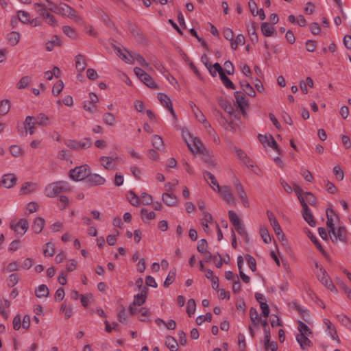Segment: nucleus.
<instances>
[{"instance_id": "33", "label": "nucleus", "mask_w": 351, "mask_h": 351, "mask_svg": "<svg viewBox=\"0 0 351 351\" xmlns=\"http://www.w3.org/2000/svg\"><path fill=\"white\" fill-rule=\"evenodd\" d=\"M140 80L146 86H147L148 87L151 88L157 89L158 88L156 83L153 80L152 77L148 73H146L145 75H144L143 77Z\"/></svg>"}, {"instance_id": "50", "label": "nucleus", "mask_w": 351, "mask_h": 351, "mask_svg": "<svg viewBox=\"0 0 351 351\" xmlns=\"http://www.w3.org/2000/svg\"><path fill=\"white\" fill-rule=\"evenodd\" d=\"M48 25L56 27L58 26V22L53 15L51 14L46 13L44 16L42 17Z\"/></svg>"}, {"instance_id": "55", "label": "nucleus", "mask_w": 351, "mask_h": 351, "mask_svg": "<svg viewBox=\"0 0 351 351\" xmlns=\"http://www.w3.org/2000/svg\"><path fill=\"white\" fill-rule=\"evenodd\" d=\"M47 3L48 10L58 14L60 3L57 5L50 0H43Z\"/></svg>"}, {"instance_id": "14", "label": "nucleus", "mask_w": 351, "mask_h": 351, "mask_svg": "<svg viewBox=\"0 0 351 351\" xmlns=\"http://www.w3.org/2000/svg\"><path fill=\"white\" fill-rule=\"evenodd\" d=\"M36 184L34 182H25L20 189L19 195H29L35 191Z\"/></svg>"}, {"instance_id": "24", "label": "nucleus", "mask_w": 351, "mask_h": 351, "mask_svg": "<svg viewBox=\"0 0 351 351\" xmlns=\"http://www.w3.org/2000/svg\"><path fill=\"white\" fill-rule=\"evenodd\" d=\"M247 32L252 43H257L258 40V35L256 32V25L254 22H251L247 26Z\"/></svg>"}, {"instance_id": "36", "label": "nucleus", "mask_w": 351, "mask_h": 351, "mask_svg": "<svg viewBox=\"0 0 351 351\" xmlns=\"http://www.w3.org/2000/svg\"><path fill=\"white\" fill-rule=\"evenodd\" d=\"M115 159H118V157H108V156H101L100 158V161L101 162V165L106 169H110L112 168V161Z\"/></svg>"}, {"instance_id": "60", "label": "nucleus", "mask_w": 351, "mask_h": 351, "mask_svg": "<svg viewBox=\"0 0 351 351\" xmlns=\"http://www.w3.org/2000/svg\"><path fill=\"white\" fill-rule=\"evenodd\" d=\"M201 60L205 64L206 67L209 70L211 75L215 77V71H213L212 65L208 61L209 60L208 57L206 54H204L201 57Z\"/></svg>"}, {"instance_id": "34", "label": "nucleus", "mask_w": 351, "mask_h": 351, "mask_svg": "<svg viewBox=\"0 0 351 351\" xmlns=\"http://www.w3.org/2000/svg\"><path fill=\"white\" fill-rule=\"evenodd\" d=\"M278 239L280 240V241H284L285 240V236L281 229V227L278 223V221H275V222H273L271 223Z\"/></svg>"}, {"instance_id": "16", "label": "nucleus", "mask_w": 351, "mask_h": 351, "mask_svg": "<svg viewBox=\"0 0 351 351\" xmlns=\"http://www.w3.org/2000/svg\"><path fill=\"white\" fill-rule=\"evenodd\" d=\"M35 117L32 116H27L24 121V128L25 133H29L30 135L34 134L35 130L36 123L34 122Z\"/></svg>"}, {"instance_id": "27", "label": "nucleus", "mask_w": 351, "mask_h": 351, "mask_svg": "<svg viewBox=\"0 0 351 351\" xmlns=\"http://www.w3.org/2000/svg\"><path fill=\"white\" fill-rule=\"evenodd\" d=\"M204 217L201 220V224L203 226L204 230L208 233L209 227L208 223H212L213 221V217L208 212H204Z\"/></svg>"}, {"instance_id": "28", "label": "nucleus", "mask_w": 351, "mask_h": 351, "mask_svg": "<svg viewBox=\"0 0 351 351\" xmlns=\"http://www.w3.org/2000/svg\"><path fill=\"white\" fill-rule=\"evenodd\" d=\"M75 66L79 72H82L85 69L86 63L83 55L77 54L75 56Z\"/></svg>"}, {"instance_id": "45", "label": "nucleus", "mask_w": 351, "mask_h": 351, "mask_svg": "<svg viewBox=\"0 0 351 351\" xmlns=\"http://www.w3.org/2000/svg\"><path fill=\"white\" fill-rule=\"evenodd\" d=\"M34 122L36 125L42 126H46L49 123L48 117L44 114H40L37 117H35Z\"/></svg>"}, {"instance_id": "51", "label": "nucleus", "mask_w": 351, "mask_h": 351, "mask_svg": "<svg viewBox=\"0 0 351 351\" xmlns=\"http://www.w3.org/2000/svg\"><path fill=\"white\" fill-rule=\"evenodd\" d=\"M62 31L65 35L69 36L71 38H75L77 37V34L73 27L69 25H64L62 27Z\"/></svg>"}, {"instance_id": "48", "label": "nucleus", "mask_w": 351, "mask_h": 351, "mask_svg": "<svg viewBox=\"0 0 351 351\" xmlns=\"http://www.w3.org/2000/svg\"><path fill=\"white\" fill-rule=\"evenodd\" d=\"M298 328L300 332L299 333H303L305 335H310L312 334L311 330L306 324H304L302 321H298Z\"/></svg>"}, {"instance_id": "43", "label": "nucleus", "mask_w": 351, "mask_h": 351, "mask_svg": "<svg viewBox=\"0 0 351 351\" xmlns=\"http://www.w3.org/2000/svg\"><path fill=\"white\" fill-rule=\"evenodd\" d=\"M250 317L252 324L257 326L259 322V315L257 310L254 307H252L250 310Z\"/></svg>"}, {"instance_id": "47", "label": "nucleus", "mask_w": 351, "mask_h": 351, "mask_svg": "<svg viewBox=\"0 0 351 351\" xmlns=\"http://www.w3.org/2000/svg\"><path fill=\"white\" fill-rule=\"evenodd\" d=\"M235 229L239 234H240L244 239V241L246 243H249L250 238L247 234V230H245V228L244 225L242 223L241 225H239L237 227H235Z\"/></svg>"}, {"instance_id": "64", "label": "nucleus", "mask_w": 351, "mask_h": 351, "mask_svg": "<svg viewBox=\"0 0 351 351\" xmlns=\"http://www.w3.org/2000/svg\"><path fill=\"white\" fill-rule=\"evenodd\" d=\"M10 154L14 157L21 156L23 154L21 148L18 145H12L10 148Z\"/></svg>"}, {"instance_id": "13", "label": "nucleus", "mask_w": 351, "mask_h": 351, "mask_svg": "<svg viewBox=\"0 0 351 351\" xmlns=\"http://www.w3.org/2000/svg\"><path fill=\"white\" fill-rule=\"evenodd\" d=\"M17 178L13 173H8L3 176L2 179L3 185L8 189L12 188L16 183Z\"/></svg>"}, {"instance_id": "62", "label": "nucleus", "mask_w": 351, "mask_h": 351, "mask_svg": "<svg viewBox=\"0 0 351 351\" xmlns=\"http://www.w3.org/2000/svg\"><path fill=\"white\" fill-rule=\"evenodd\" d=\"M207 248H208V243H207L206 240L204 239H200L198 241V244H197V251L202 254L207 251Z\"/></svg>"}, {"instance_id": "2", "label": "nucleus", "mask_w": 351, "mask_h": 351, "mask_svg": "<svg viewBox=\"0 0 351 351\" xmlns=\"http://www.w3.org/2000/svg\"><path fill=\"white\" fill-rule=\"evenodd\" d=\"M58 14L66 16L76 23H82V18L77 14V11L64 3H60Z\"/></svg>"}, {"instance_id": "3", "label": "nucleus", "mask_w": 351, "mask_h": 351, "mask_svg": "<svg viewBox=\"0 0 351 351\" xmlns=\"http://www.w3.org/2000/svg\"><path fill=\"white\" fill-rule=\"evenodd\" d=\"M90 173V169L88 166L82 165L71 169L69 172V176L73 180L80 181L87 178Z\"/></svg>"}, {"instance_id": "53", "label": "nucleus", "mask_w": 351, "mask_h": 351, "mask_svg": "<svg viewBox=\"0 0 351 351\" xmlns=\"http://www.w3.org/2000/svg\"><path fill=\"white\" fill-rule=\"evenodd\" d=\"M304 198L306 204H309L311 206H315L317 204V199L315 197L311 192H306L304 193Z\"/></svg>"}, {"instance_id": "15", "label": "nucleus", "mask_w": 351, "mask_h": 351, "mask_svg": "<svg viewBox=\"0 0 351 351\" xmlns=\"http://www.w3.org/2000/svg\"><path fill=\"white\" fill-rule=\"evenodd\" d=\"M308 335H305L303 333H299L296 336V340L302 350L307 349L312 346V342L308 338Z\"/></svg>"}, {"instance_id": "29", "label": "nucleus", "mask_w": 351, "mask_h": 351, "mask_svg": "<svg viewBox=\"0 0 351 351\" xmlns=\"http://www.w3.org/2000/svg\"><path fill=\"white\" fill-rule=\"evenodd\" d=\"M37 298H46L49 295V290L45 285H39L35 290Z\"/></svg>"}, {"instance_id": "21", "label": "nucleus", "mask_w": 351, "mask_h": 351, "mask_svg": "<svg viewBox=\"0 0 351 351\" xmlns=\"http://www.w3.org/2000/svg\"><path fill=\"white\" fill-rule=\"evenodd\" d=\"M335 215V212L332 208H328L326 210V217L327 221L326 225L328 228V232L330 234L331 232H335V226L333 223L332 216Z\"/></svg>"}, {"instance_id": "37", "label": "nucleus", "mask_w": 351, "mask_h": 351, "mask_svg": "<svg viewBox=\"0 0 351 351\" xmlns=\"http://www.w3.org/2000/svg\"><path fill=\"white\" fill-rule=\"evenodd\" d=\"M10 302L6 299H0V314L5 318L8 319V314L5 311V308L10 307Z\"/></svg>"}, {"instance_id": "25", "label": "nucleus", "mask_w": 351, "mask_h": 351, "mask_svg": "<svg viewBox=\"0 0 351 351\" xmlns=\"http://www.w3.org/2000/svg\"><path fill=\"white\" fill-rule=\"evenodd\" d=\"M43 0H40V2L34 4V9L43 17L46 13H49L47 5L45 4Z\"/></svg>"}, {"instance_id": "40", "label": "nucleus", "mask_w": 351, "mask_h": 351, "mask_svg": "<svg viewBox=\"0 0 351 351\" xmlns=\"http://www.w3.org/2000/svg\"><path fill=\"white\" fill-rule=\"evenodd\" d=\"M8 40L10 45H16L20 40V34L16 32H12L8 34Z\"/></svg>"}, {"instance_id": "42", "label": "nucleus", "mask_w": 351, "mask_h": 351, "mask_svg": "<svg viewBox=\"0 0 351 351\" xmlns=\"http://www.w3.org/2000/svg\"><path fill=\"white\" fill-rule=\"evenodd\" d=\"M245 37L243 34H239L235 40H231L230 46L232 49H237L239 45H243L245 44Z\"/></svg>"}, {"instance_id": "56", "label": "nucleus", "mask_w": 351, "mask_h": 351, "mask_svg": "<svg viewBox=\"0 0 351 351\" xmlns=\"http://www.w3.org/2000/svg\"><path fill=\"white\" fill-rule=\"evenodd\" d=\"M104 122L108 125H113L115 122L114 116L110 112H106L103 115Z\"/></svg>"}, {"instance_id": "20", "label": "nucleus", "mask_w": 351, "mask_h": 351, "mask_svg": "<svg viewBox=\"0 0 351 351\" xmlns=\"http://www.w3.org/2000/svg\"><path fill=\"white\" fill-rule=\"evenodd\" d=\"M62 42L60 38L54 35L51 37V40H48L45 43V47L46 50L48 51H51L54 47L56 46H61Z\"/></svg>"}, {"instance_id": "6", "label": "nucleus", "mask_w": 351, "mask_h": 351, "mask_svg": "<svg viewBox=\"0 0 351 351\" xmlns=\"http://www.w3.org/2000/svg\"><path fill=\"white\" fill-rule=\"evenodd\" d=\"M234 186L238 196L241 199L244 207L248 208L250 206V204L248 202L247 196L243 189V186L237 178H235L234 180Z\"/></svg>"}, {"instance_id": "57", "label": "nucleus", "mask_w": 351, "mask_h": 351, "mask_svg": "<svg viewBox=\"0 0 351 351\" xmlns=\"http://www.w3.org/2000/svg\"><path fill=\"white\" fill-rule=\"evenodd\" d=\"M64 88V83L62 80H58L53 86L52 93L54 95H58Z\"/></svg>"}, {"instance_id": "8", "label": "nucleus", "mask_w": 351, "mask_h": 351, "mask_svg": "<svg viewBox=\"0 0 351 351\" xmlns=\"http://www.w3.org/2000/svg\"><path fill=\"white\" fill-rule=\"evenodd\" d=\"M158 99L160 102L169 110L173 117L176 119V112L173 108L172 102L170 98L165 93H158Z\"/></svg>"}, {"instance_id": "4", "label": "nucleus", "mask_w": 351, "mask_h": 351, "mask_svg": "<svg viewBox=\"0 0 351 351\" xmlns=\"http://www.w3.org/2000/svg\"><path fill=\"white\" fill-rule=\"evenodd\" d=\"M213 190L217 191L220 194L223 199L229 204L235 206L236 200L234 197V195L232 192V189L228 186H223L222 187L220 186L219 189H215L213 188Z\"/></svg>"}, {"instance_id": "63", "label": "nucleus", "mask_w": 351, "mask_h": 351, "mask_svg": "<svg viewBox=\"0 0 351 351\" xmlns=\"http://www.w3.org/2000/svg\"><path fill=\"white\" fill-rule=\"evenodd\" d=\"M245 258L250 269L252 271H255L256 270V262L255 258L250 254H247Z\"/></svg>"}, {"instance_id": "11", "label": "nucleus", "mask_w": 351, "mask_h": 351, "mask_svg": "<svg viewBox=\"0 0 351 351\" xmlns=\"http://www.w3.org/2000/svg\"><path fill=\"white\" fill-rule=\"evenodd\" d=\"M105 182V178L97 173H90L86 180V182L90 186L103 185Z\"/></svg>"}, {"instance_id": "1", "label": "nucleus", "mask_w": 351, "mask_h": 351, "mask_svg": "<svg viewBox=\"0 0 351 351\" xmlns=\"http://www.w3.org/2000/svg\"><path fill=\"white\" fill-rule=\"evenodd\" d=\"M71 191L69 184L65 181H58L49 184L45 189V195L48 197H53L62 193H67Z\"/></svg>"}, {"instance_id": "12", "label": "nucleus", "mask_w": 351, "mask_h": 351, "mask_svg": "<svg viewBox=\"0 0 351 351\" xmlns=\"http://www.w3.org/2000/svg\"><path fill=\"white\" fill-rule=\"evenodd\" d=\"M130 57L132 61V63L134 61H136L141 66L145 68L146 69L150 71L152 70V68L150 66L149 64L147 63L145 58L139 53L136 52H132L130 53Z\"/></svg>"}, {"instance_id": "59", "label": "nucleus", "mask_w": 351, "mask_h": 351, "mask_svg": "<svg viewBox=\"0 0 351 351\" xmlns=\"http://www.w3.org/2000/svg\"><path fill=\"white\" fill-rule=\"evenodd\" d=\"M83 108L86 111H88L90 113H94L97 111V105L93 103L90 102L89 101H84Z\"/></svg>"}, {"instance_id": "26", "label": "nucleus", "mask_w": 351, "mask_h": 351, "mask_svg": "<svg viewBox=\"0 0 351 351\" xmlns=\"http://www.w3.org/2000/svg\"><path fill=\"white\" fill-rule=\"evenodd\" d=\"M234 151L238 156V158L242 160V162L245 165H250V166H252L250 163H251V160L250 158L247 156V155L245 153V152L243 150H242L240 148H237V147H235L234 148Z\"/></svg>"}, {"instance_id": "7", "label": "nucleus", "mask_w": 351, "mask_h": 351, "mask_svg": "<svg viewBox=\"0 0 351 351\" xmlns=\"http://www.w3.org/2000/svg\"><path fill=\"white\" fill-rule=\"evenodd\" d=\"M319 280L328 289L336 291L337 289L323 267L319 268V273L317 274Z\"/></svg>"}, {"instance_id": "61", "label": "nucleus", "mask_w": 351, "mask_h": 351, "mask_svg": "<svg viewBox=\"0 0 351 351\" xmlns=\"http://www.w3.org/2000/svg\"><path fill=\"white\" fill-rule=\"evenodd\" d=\"M193 141L197 152L204 154V147L201 140L197 137H195Z\"/></svg>"}, {"instance_id": "23", "label": "nucleus", "mask_w": 351, "mask_h": 351, "mask_svg": "<svg viewBox=\"0 0 351 351\" xmlns=\"http://www.w3.org/2000/svg\"><path fill=\"white\" fill-rule=\"evenodd\" d=\"M45 223V221L43 218L36 217L34 221L32 228L35 233L38 234L42 232Z\"/></svg>"}, {"instance_id": "5", "label": "nucleus", "mask_w": 351, "mask_h": 351, "mask_svg": "<svg viewBox=\"0 0 351 351\" xmlns=\"http://www.w3.org/2000/svg\"><path fill=\"white\" fill-rule=\"evenodd\" d=\"M236 104L243 116H246V109L248 108V102L245 96L241 91L234 93Z\"/></svg>"}, {"instance_id": "17", "label": "nucleus", "mask_w": 351, "mask_h": 351, "mask_svg": "<svg viewBox=\"0 0 351 351\" xmlns=\"http://www.w3.org/2000/svg\"><path fill=\"white\" fill-rule=\"evenodd\" d=\"M333 237H331L332 242L337 241H344L346 237L347 230L345 227H339L337 230L335 228V232H332Z\"/></svg>"}, {"instance_id": "35", "label": "nucleus", "mask_w": 351, "mask_h": 351, "mask_svg": "<svg viewBox=\"0 0 351 351\" xmlns=\"http://www.w3.org/2000/svg\"><path fill=\"white\" fill-rule=\"evenodd\" d=\"M152 143L153 147H154L158 150H161L164 148L162 138L159 135H153L152 138Z\"/></svg>"}, {"instance_id": "22", "label": "nucleus", "mask_w": 351, "mask_h": 351, "mask_svg": "<svg viewBox=\"0 0 351 351\" xmlns=\"http://www.w3.org/2000/svg\"><path fill=\"white\" fill-rule=\"evenodd\" d=\"M261 28V32L265 36H272L276 34L275 28L267 22L263 23Z\"/></svg>"}, {"instance_id": "58", "label": "nucleus", "mask_w": 351, "mask_h": 351, "mask_svg": "<svg viewBox=\"0 0 351 351\" xmlns=\"http://www.w3.org/2000/svg\"><path fill=\"white\" fill-rule=\"evenodd\" d=\"M29 81H30V78L29 76H23L19 81L16 86L19 89H23L28 86Z\"/></svg>"}, {"instance_id": "54", "label": "nucleus", "mask_w": 351, "mask_h": 351, "mask_svg": "<svg viewBox=\"0 0 351 351\" xmlns=\"http://www.w3.org/2000/svg\"><path fill=\"white\" fill-rule=\"evenodd\" d=\"M195 307H196V304H195V300L189 299L187 302V308H186V312L189 317H191V315L195 313Z\"/></svg>"}, {"instance_id": "52", "label": "nucleus", "mask_w": 351, "mask_h": 351, "mask_svg": "<svg viewBox=\"0 0 351 351\" xmlns=\"http://www.w3.org/2000/svg\"><path fill=\"white\" fill-rule=\"evenodd\" d=\"M176 271L175 269L171 270L169 272V274L164 282V286L165 287H169L171 284L173 283V282L174 281V280L176 278Z\"/></svg>"}, {"instance_id": "44", "label": "nucleus", "mask_w": 351, "mask_h": 351, "mask_svg": "<svg viewBox=\"0 0 351 351\" xmlns=\"http://www.w3.org/2000/svg\"><path fill=\"white\" fill-rule=\"evenodd\" d=\"M220 79L221 80V82H223V85L228 88H230V89H235V86L234 84L232 83V82L226 76V75L225 74V72L222 73H220Z\"/></svg>"}, {"instance_id": "9", "label": "nucleus", "mask_w": 351, "mask_h": 351, "mask_svg": "<svg viewBox=\"0 0 351 351\" xmlns=\"http://www.w3.org/2000/svg\"><path fill=\"white\" fill-rule=\"evenodd\" d=\"M302 216L304 220L309 224V226L314 227L316 225L314 217L312 215L311 209L306 202H302Z\"/></svg>"}, {"instance_id": "39", "label": "nucleus", "mask_w": 351, "mask_h": 351, "mask_svg": "<svg viewBox=\"0 0 351 351\" xmlns=\"http://www.w3.org/2000/svg\"><path fill=\"white\" fill-rule=\"evenodd\" d=\"M204 177L206 180L209 179L210 180L209 184L213 187V189L214 188L213 186H216L215 189H219V188H220V186L218 184L215 176L212 174L210 172L207 171H204Z\"/></svg>"}, {"instance_id": "38", "label": "nucleus", "mask_w": 351, "mask_h": 351, "mask_svg": "<svg viewBox=\"0 0 351 351\" xmlns=\"http://www.w3.org/2000/svg\"><path fill=\"white\" fill-rule=\"evenodd\" d=\"M228 216L230 222L232 223L234 228L242 224L239 217L233 210L228 211Z\"/></svg>"}, {"instance_id": "30", "label": "nucleus", "mask_w": 351, "mask_h": 351, "mask_svg": "<svg viewBox=\"0 0 351 351\" xmlns=\"http://www.w3.org/2000/svg\"><path fill=\"white\" fill-rule=\"evenodd\" d=\"M241 87L242 90L250 97H254L256 95V92L254 88L248 83L247 81H243L240 82Z\"/></svg>"}, {"instance_id": "49", "label": "nucleus", "mask_w": 351, "mask_h": 351, "mask_svg": "<svg viewBox=\"0 0 351 351\" xmlns=\"http://www.w3.org/2000/svg\"><path fill=\"white\" fill-rule=\"evenodd\" d=\"M10 108V101L4 99L0 101V115L6 114Z\"/></svg>"}, {"instance_id": "32", "label": "nucleus", "mask_w": 351, "mask_h": 351, "mask_svg": "<svg viewBox=\"0 0 351 351\" xmlns=\"http://www.w3.org/2000/svg\"><path fill=\"white\" fill-rule=\"evenodd\" d=\"M199 121L202 123L204 128L206 130L207 132L211 136H215L216 132L214 129L211 127L210 124L208 122L205 116L199 115Z\"/></svg>"}, {"instance_id": "19", "label": "nucleus", "mask_w": 351, "mask_h": 351, "mask_svg": "<svg viewBox=\"0 0 351 351\" xmlns=\"http://www.w3.org/2000/svg\"><path fill=\"white\" fill-rule=\"evenodd\" d=\"M162 198L163 202L168 206H174L177 204V197L173 193H164Z\"/></svg>"}, {"instance_id": "10", "label": "nucleus", "mask_w": 351, "mask_h": 351, "mask_svg": "<svg viewBox=\"0 0 351 351\" xmlns=\"http://www.w3.org/2000/svg\"><path fill=\"white\" fill-rule=\"evenodd\" d=\"M10 228L19 234L23 235L29 228V223L26 219H21L16 225L11 224Z\"/></svg>"}, {"instance_id": "46", "label": "nucleus", "mask_w": 351, "mask_h": 351, "mask_svg": "<svg viewBox=\"0 0 351 351\" xmlns=\"http://www.w3.org/2000/svg\"><path fill=\"white\" fill-rule=\"evenodd\" d=\"M260 234L265 243L268 244L271 243V238L267 228H265V226L261 227Z\"/></svg>"}, {"instance_id": "41", "label": "nucleus", "mask_w": 351, "mask_h": 351, "mask_svg": "<svg viewBox=\"0 0 351 351\" xmlns=\"http://www.w3.org/2000/svg\"><path fill=\"white\" fill-rule=\"evenodd\" d=\"M55 253V247L54 245L51 243L48 242L45 245L44 249H43V254L45 256H53Z\"/></svg>"}, {"instance_id": "31", "label": "nucleus", "mask_w": 351, "mask_h": 351, "mask_svg": "<svg viewBox=\"0 0 351 351\" xmlns=\"http://www.w3.org/2000/svg\"><path fill=\"white\" fill-rule=\"evenodd\" d=\"M165 345L171 351H177L178 344L176 339L171 336H167L165 339Z\"/></svg>"}, {"instance_id": "18", "label": "nucleus", "mask_w": 351, "mask_h": 351, "mask_svg": "<svg viewBox=\"0 0 351 351\" xmlns=\"http://www.w3.org/2000/svg\"><path fill=\"white\" fill-rule=\"evenodd\" d=\"M324 323L328 330V334L332 338V339L336 340L339 343L340 339L337 336L336 328L332 322L329 319H325L324 320Z\"/></svg>"}]
</instances>
